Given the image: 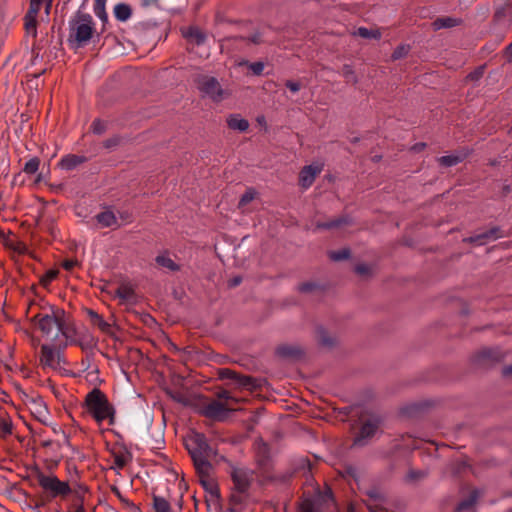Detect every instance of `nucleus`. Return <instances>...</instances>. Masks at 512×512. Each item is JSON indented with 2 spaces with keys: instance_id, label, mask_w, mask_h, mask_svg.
<instances>
[{
  "instance_id": "1",
  "label": "nucleus",
  "mask_w": 512,
  "mask_h": 512,
  "mask_svg": "<svg viewBox=\"0 0 512 512\" xmlns=\"http://www.w3.org/2000/svg\"><path fill=\"white\" fill-rule=\"evenodd\" d=\"M31 321L48 342H55L62 347L75 342L74 329L68 325L63 309L50 308L49 311L39 312L32 317Z\"/></svg>"
},
{
  "instance_id": "2",
  "label": "nucleus",
  "mask_w": 512,
  "mask_h": 512,
  "mask_svg": "<svg viewBox=\"0 0 512 512\" xmlns=\"http://www.w3.org/2000/svg\"><path fill=\"white\" fill-rule=\"evenodd\" d=\"M185 447L188 450L198 475H208L212 470L210 459L215 451L208 444L203 433L193 432L185 438Z\"/></svg>"
},
{
  "instance_id": "3",
  "label": "nucleus",
  "mask_w": 512,
  "mask_h": 512,
  "mask_svg": "<svg viewBox=\"0 0 512 512\" xmlns=\"http://www.w3.org/2000/svg\"><path fill=\"white\" fill-rule=\"evenodd\" d=\"M68 43L72 48L86 46L96 34L95 22L88 13L78 10L68 23Z\"/></svg>"
},
{
  "instance_id": "4",
  "label": "nucleus",
  "mask_w": 512,
  "mask_h": 512,
  "mask_svg": "<svg viewBox=\"0 0 512 512\" xmlns=\"http://www.w3.org/2000/svg\"><path fill=\"white\" fill-rule=\"evenodd\" d=\"M83 406L98 424L106 420L110 425L114 424L116 410L99 388L95 387L86 394Z\"/></svg>"
},
{
  "instance_id": "5",
  "label": "nucleus",
  "mask_w": 512,
  "mask_h": 512,
  "mask_svg": "<svg viewBox=\"0 0 512 512\" xmlns=\"http://www.w3.org/2000/svg\"><path fill=\"white\" fill-rule=\"evenodd\" d=\"M35 479L41 488V500L43 504L51 503L56 499L64 500L72 492V488L68 481L60 480L55 474H46L41 470H37Z\"/></svg>"
},
{
  "instance_id": "6",
  "label": "nucleus",
  "mask_w": 512,
  "mask_h": 512,
  "mask_svg": "<svg viewBox=\"0 0 512 512\" xmlns=\"http://www.w3.org/2000/svg\"><path fill=\"white\" fill-rule=\"evenodd\" d=\"M66 347L58 346L55 342L41 346L40 364L43 368L60 369L65 363L63 351Z\"/></svg>"
},
{
  "instance_id": "7",
  "label": "nucleus",
  "mask_w": 512,
  "mask_h": 512,
  "mask_svg": "<svg viewBox=\"0 0 512 512\" xmlns=\"http://www.w3.org/2000/svg\"><path fill=\"white\" fill-rule=\"evenodd\" d=\"M197 88L203 97H208L215 102H219L225 98V91L215 77L207 75L200 76L197 80Z\"/></svg>"
},
{
  "instance_id": "8",
  "label": "nucleus",
  "mask_w": 512,
  "mask_h": 512,
  "mask_svg": "<svg viewBox=\"0 0 512 512\" xmlns=\"http://www.w3.org/2000/svg\"><path fill=\"white\" fill-rule=\"evenodd\" d=\"M229 474L234 485V490L241 494L246 493L249 490L250 485L254 480V472L246 467H236L231 465Z\"/></svg>"
},
{
  "instance_id": "9",
  "label": "nucleus",
  "mask_w": 512,
  "mask_h": 512,
  "mask_svg": "<svg viewBox=\"0 0 512 512\" xmlns=\"http://www.w3.org/2000/svg\"><path fill=\"white\" fill-rule=\"evenodd\" d=\"M228 412L227 406L218 400H212L199 408L201 415L213 420H223Z\"/></svg>"
},
{
  "instance_id": "10",
  "label": "nucleus",
  "mask_w": 512,
  "mask_h": 512,
  "mask_svg": "<svg viewBox=\"0 0 512 512\" xmlns=\"http://www.w3.org/2000/svg\"><path fill=\"white\" fill-rule=\"evenodd\" d=\"M42 6V0H30L29 9L24 16V26L27 34L37 36V17Z\"/></svg>"
},
{
  "instance_id": "11",
  "label": "nucleus",
  "mask_w": 512,
  "mask_h": 512,
  "mask_svg": "<svg viewBox=\"0 0 512 512\" xmlns=\"http://www.w3.org/2000/svg\"><path fill=\"white\" fill-rule=\"evenodd\" d=\"M322 170V163H312L310 165L304 166L299 173V185L303 189L310 188Z\"/></svg>"
},
{
  "instance_id": "12",
  "label": "nucleus",
  "mask_w": 512,
  "mask_h": 512,
  "mask_svg": "<svg viewBox=\"0 0 512 512\" xmlns=\"http://www.w3.org/2000/svg\"><path fill=\"white\" fill-rule=\"evenodd\" d=\"M380 421L379 419H370L366 421L360 428L358 436L355 437L354 446H364L369 439H371L378 430Z\"/></svg>"
},
{
  "instance_id": "13",
  "label": "nucleus",
  "mask_w": 512,
  "mask_h": 512,
  "mask_svg": "<svg viewBox=\"0 0 512 512\" xmlns=\"http://www.w3.org/2000/svg\"><path fill=\"white\" fill-rule=\"evenodd\" d=\"M111 455L114 462L113 469L122 470L132 461V453L125 447L112 450Z\"/></svg>"
},
{
  "instance_id": "14",
  "label": "nucleus",
  "mask_w": 512,
  "mask_h": 512,
  "mask_svg": "<svg viewBox=\"0 0 512 512\" xmlns=\"http://www.w3.org/2000/svg\"><path fill=\"white\" fill-rule=\"evenodd\" d=\"M276 354L281 358L298 360L304 356V351L297 345H280Z\"/></svg>"
},
{
  "instance_id": "15",
  "label": "nucleus",
  "mask_w": 512,
  "mask_h": 512,
  "mask_svg": "<svg viewBox=\"0 0 512 512\" xmlns=\"http://www.w3.org/2000/svg\"><path fill=\"white\" fill-rule=\"evenodd\" d=\"M86 161H87V158L85 156L68 154L61 158V160L59 162V166L63 170L70 171V170L75 169L79 165L85 163Z\"/></svg>"
},
{
  "instance_id": "16",
  "label": "nucleus",
  "mask_w": 512,
  "mask_h": 512,
  "mask_svg": "<svg viewBox=\"0 0 512 512\" xmlns=\"http://www.w3.org/2000/svg\"><path fill=\"white\" fill-rule=\"evenodd\" d=\"M209 475H199V482L209 494L210 500L216 502L220 498L219 489L215 482L209 478Z\"/></svg>"
},
{
  "instance_id": "17",
  "label": "nucleus",
  "mask_w": 512,
  "mask_h": 512,
  "mask_svg": "<svg viewBox=\"0 0 512 512\" xmlns=\"http://www.w3.org/2000/svg\"><path fill=\"white\" fill-rule=\"evenodd\" d=\"M468 156V152H459L457 154L441 156L437 159L441 166L452 167L455 166Z\"/></svg>"
},
{
  "instance_id": "18",
  "label": "nucleus",
  "mask_w": 512,
  "mask_h": 512,
  "mask_svg": "<svg viewBox=\"0 0 512 512\" xmlns=\"http://www.w3.org/2000/svg\"><path fill=\"white\" fill-rule=\"evenodd\" d=\"M227 125L230 129L240 132H245L249 128V122L239 114H231L227 118Z\"/></svg>"
},
{
  "instance_id": "19",
  "label": "nucleus",
  "mask_w": 512,
  "mask_h": 512,
  "mask_svg": "<svg viewBox=\"0 0 512 512\" xmlns=\"http://www.w3.org/2000/svg\"><path fill=\"white\" fill-rule=\"evenodd\" d=\"M499 232L500 229L498 227H493L484 233L469 237L467 241L470 243H479L482 245L486 243V240L499 238Z\"/></svg>"
},
{
  "instance_id": "20",
  "label": "nucleus",
  "mask_w": 512,
  "mask_h": 512,
  "mask_svg": "<svg viewBox=\"0 0 512 512\" xmlns=\"http://www.w3.org/2000/svg\"><path fill=\"white\" fill-rule=\"evenodd\" d=\"M88 315L92 323L96 325L103 333H112V325L106 322L101 315L93 310H88Z\"/></svg>"
},
{
  "instance_id": "21",
  "label": "nucleus",
  "mask_w": 512,
  "mask_h": 512,
  "mask_svg": "<svg viewBox=\"0 0 512 512\" xmlns=\"http://www.w3.org/2000/svg\"><path fill=\"white\" fill-rule=\"evenodd\" d=\"M114 16L120 22L127 21L132 16V9L126 3H118L114 7Z\"/></svg>"
},
{
  "instance_id": "22",
  "label": "nucleus",
  "mask_w": 512,
  "mask_h": 512,
  "mask_svg": "<svg viewBox=\"0 0 512 512\" xmlns=\"http://www.w3.org/2000/svg\"><path fill=\"white\" fill-rule=\"evenodd\" d=\"M13 423L6 412H0V437L5 438L12 434Z\"/></svg>"
},
{
  "instance_id": "23",
  "label": "nucleus",
  "mask_w": 512,
  "mask_h": 512,
  "mask_svg": "<svg viewBox=\"0 0 512 512\" xmlns=\"http://www.w3.org/2000/svg\"><path fill=\"white\" fill-rule=\"evenodd\" d=\"M350 223H351V218L348 216H344V217H339V218H336L334 220L327 221V222H318L316 224V228L328 230V229L337 228V227H340L341 225L350 224Z\"/></svg>"
},
{
  "instance_id": "24",
  "label": "nucleus",
  "mask_w": 512,
  "mask_h": 512,
  "mask_svg": "<svg viewBox=\"0 0 512 512\" xmlns=\"http://www.w3.org/2000/svg\"><path fill=\"white\" fill-rule=\"evenodd\" d=\"M479 498V491L473 490L470 495L458 503L456 507V512H463L471 509L475 503L477 502V499Z\"/></svg>"
},
{
  "instance_id": "25",
  "label": "nucleus",
  "mask_w": 512,
  "mask_h": 512,
  "mask_svg": "<svg viewBox=\"0 0 512 512\" xmlns=\"http://www.w3.org/2000/svg\"><path fill=\"white\" fill-rule=\"evenodd\" d=\"M97 222L102 227H112L117 224V218L112 211H104L96 216Z\"/></svg>"
},
{
  "instance_id": "26",
  "label": "nucleus",
  "mask_w": 512,
  "mask_h": 512,
  "mask_svg": "<svg viewBox=\"0 0 512 512\" xmlns=\"http://www.w3.org/2000/svg\"><path fill=\"white\" fill-rule=\"evenodd\" d=\"M459 20L453 17H441L433 21L432 26L434 30H440L443 28H452L459 24Z\"/></svg>"
},
{
  "instance_id": "27",
  "label": "nucleus",
  "mask_w": 512,
  "mask_h": 512,
  "mask_svg": "<svg viewBox=\"0 0 512 512\" xmlns=\"http://www.w3.org/2000/svg\"><path fill=\"white\" fill-rule=\"evenodd\" d=\"M153 509L155 512H172L169 501L158 495H153Z\"/></svg>"
},
{
  "instance_id": "28",
  "label": "nucleus",
  "mask_w": 512,
  "mask_h": 512,
  "mask_svg": "<svg viewBox=\"0 0 512 512\" xmlns=\"http://www.w3.org/2000/svg\"><path fill=\"white\" fill-rule=\"evenodd\" d=\"M156 263L170 271H179L180 266L176 264L167 254L158 255L155 258Z\"/></svg>"
},
{
  "instance_id": "29",
  "label": "nucleus",
  "mask_w": 512,
  "mask_h": 512,
  "mask_svg": "<svg viewBox=\"0 0 512 512\" xmlns=\"http://www.w3.org/2000/svg\"><path fill=\"white\" fill-rule=\"evenodd\" d=\"M115 296L124 301H129L135 296V291L131 285L121 284L117 288V290L115 292Z\"/></svg>"
},
{
  "instance_id": "30",
  "label": "nucleus",
  "mask_w": 512,
  "mask_h": 512,
  "mask_svg": "<svg viewBox=\"0 0 512 512\" xmlns=\"http://www.w3.org/2000/svg\"><path fill=\"white\" fill-rule=\"evenodd\" d=\"M34 406V413L36 414L37 419L43 424H46L47 419L49 417V412L45 403L41 399H39L38 401H34Z\"/></svg>"
},
{
  "instance_id": "31",
  "label": "nucleus",
  "mask_w": 512,
  "mask_h": 512,
  "mask_svg": "<svg viewBox=\"0 0 512 512\" xmlns=\"http://www.w3.org/2000/svg\"><path fill=\"white\" fill-rule=\"evenodd\" d=\"M364 39H380L381 33L378 30H371L366 27H359L355 33Z\"/></svg>"
},
{
  "instance_id": "32",
  "label": "nucleus",
  "mask_w": 512,
  "mask_h": 512,
  "mask_svg": "<svg viewBox=\"0 0 512 512\" xmlns=\"http://www.w3.org/2000/svg\"><path fill=\"white\" fill-rule=\"evenodd\" d=\"M187 37L191 38L197 45H201L206 40V35L198 28H190Z\"/></svg>"
},
{
  "instance_id": "33",
  "label": "nucleus",
  "mask_w": 512,
  "mask_h": 512,
  "mask_svg": "<svg viewBox=\"0 0 512 512\" xmlns=\"http://www.w3.org/2000/svg\"><path fill=\"white\" fill-rule=\"evenodd\" d=\"M342 75L347 83L357 84L358 78L351 65L345 64L342 68Z\"/></svg>"
},
{
  "instance_id": "34",
  "label": "nucleus",
  "mask_w": 512,
  "mask_h": 512,
  "mask_svg": "<svg viewBox=\"0 0 512 512\" xmlns=\"http://www.w3.org/2000/svg\"><path fill=\"white\" fill-rule=\"evenodd\" d=\"M39 165H40L39 158L33 157L25 163L23 171L29 175L35 174L39 169Z\"/></svg>"
},
{
  "instance_id": "35",
  "label": "nucleus",
  "mask_w": 512,
  "mask_h": 512,
  "mask_svg": "<svg viewBox=\"0 0 512 512\" xmlns=\"http://www.w3.org/2000/svg\"><path fill=\"white\" fill-rule=\"evenodd\" d=\"M318 341L323 346L331 347L334 344V340L329 337L327 331L323 327L317 329Z\"/></svg>"
},
{
  "instance_id": "36",
  "label": "nucleus",
  "mask_w": 512,
  "mask_h": 512,
  "mask_svg": "<svg viewBox=\"0 0 512 512\" xmlns=\"http://www.w3.org/2000/svg\"><path fill=\"white\" fill-rule=\"evenodd\" d=\"M350 257V250L348 248H343L337 251H330L329 258L332 261H342L346 260Z\"/></svg>"
},
{
  "instance_id": "37",
  "label": "nucleus",
  "mask_w": 512,
  "mask_h": 512,
  "mask_svg": "<svg viewBox=\"0 0 512 512\" xmlns=\"http://www.w3.org/2000/svg\"><path fill=\"white\" fill-rule=\"evenodd\" d=\"M247 39L245 37H228V38H225L223 40L224 44L223 45H228L230 44L231 42H243V41H246ZM250 42L252 43H255V44H258L260 43V35L259 34H255L253 35L252 37H250L248 39Z\"/></svg>"
},
{
  "instance_id": "38",
  "label": "nucleus",
  "mask_w": 512,
  "mask_h": 512,
  "mask_svg": "<svg viewBox=\"0 0 512 512\" xmlns=\"http://www.w3.org/2000/svg\"><path fill=\"white\" fill-rule=\"evenodd\" d=\"M57 275H58V271L57 270H53V269L48 270L40 278L41 285L44 286V287L48 286L52 281H54L56 279Z\"/></svg>"
},
{
  "instance_id": "39",
  "label": "nucleus",
  "mask_w": 512,
  "mask_h": 512,
  "mask_svg": "<svg viewBox=\"0 0 512 512\" xmlns=\"http://www.w3.org/2000/svg\"><path fill=\"white\" fill-rule=\"evenodd\" d=\"M256 196V192L254 189L250 188L245 191V193L241 196L239 200V207H243L250 203Z\"/></svg>"
},
{
  "instance_id": "40",
  "label": "nucleus",
  "mask_w": 512,
  "mask_h": 512,
  "mask_svg": "<svg viewBox=\"0 0 512 512\" xmlns=\"http://www.w3.org/2000/svg\"><path fill=\"white\" fill-rule=\"evenodd\" d=\"M91 129L94 134L101 135L106 130V125L104 122H102L100 119H95L92 122Z\"/></svg>"
},
{
  "instance_id": "41",
  "label": "nucleus",
  "mask_w": 512,
  "mask_h": 512,
  "mask_svg": "<svg viewBox=\"0 0 512 512\" xmlns=\"http://www.w3.org/2000/svg\"><path fill=\"white\" fill-rule=\"evenodd\" d=\"M408 50H409V49H408V47H407V46H405V45L398 46V47L393 51V53H392V56H391V57H392V59H393V60H398V59H400V58H402V57L406 56V55H407V53H408Z\"/></svg>"
},
{
  "instance_id": "42",
  "label": "nucleus",
  "mask_w": 512,
  "mask_h": 512,
  "mask_svg": "<svg viewBox=\"0 0 512 512\" xmlns=\"http://www.w3.org/2000/svg\"><path fill=\"white\" fill-rule=\"evenodd\" d=\"M236 381L239 383L240 386H243V387H251V386H254V379L250 376H241V375H237V379Z\"/></svg>"
},
{
  "instance_id": "43",
  "label": "nucleus",
  "mask_w": 512,
  "mask_h": 512,
  "mask_svg": "<svg viewBox=\"0 0 512 512\" xmlns=\"http://www.w3.org/2000/svg\"><path fill=\"white\" fill-rule=\"evenodd\" d=\"M237 373L229 368H223L219 371V376L220 378L222 379H232V380H236L237 379Z\"/></svg>"
},
{
  "instance_id": "44",
  "label": "nucleus",
  "mask_w": 512,
  "mask_h": 512,
  "mask_svg": "<svg viewBox=\"0 0 512 512\" xmlns=\"http://www.w3.org/2000/svg\"><path fill=\"white\" fill-rule=\"evenodd\" d=\"M484 74V66H480L474 71L467 75V79L470 81H478Z\"/></svg>"
},
{
  "instance_id": "45",
  "label": "nucleus",
  "mask_w": 512,
  "mask_h": 512,
  "mask_svg": "<svg viewBox=\"0 0 512 512\" xmlns=\"http://www.w3.org/2000/svg\"><path fill=\"white\" fill-rule=\"evenodd\" d=\"M249 69L253 72V74L260 75L264 70V63L260 61L250 63Z\"/></svg>"
},
{
  "instance_id": "46",
  "label": "nucleus",
  "mask_w": 512,
  "mask_h": 512,
  "mask_svg": "<svg viewBox=\"0 0 512 512\" xmlns=\"http://www.w3.org/2000/svg\"><path fill=\"white\" fill-rule=\"evenodd\" d=\"M300 511L301 512H315L314 503L309 499L304 500L300 505Z\"/></svg>"
},
{
  "instance_id": "47",
  "label": "nucleus",
  "mask_w": 512,
  "mask_h": 512,
  "mask_svg": "<svg viewBox=\"0 0 512 512\" xmlns=\"http://www.w3.org/2000/svg\"><path fill=\"white\" fill-rule=\"evenodd\" d=\"M371 268L366 264H358L355 267V272L359 275H369Z\"/></svg>"
},
{
  "instance_id": "48",
  "label": "nucleus",
  "mask_w": 512,
  "mask_h": 512,
  "mask_svg": "<svg viewBox=\"0 0 512 512\" xmlns=\"http://www.w3.org/2000/svg\"><path fill=\"white\" fill-rule=\"evenodd\" d=\"M105 3H106V0H95L94 8H96L100 12H103V16H104L105 20H107L108 17H107V13L105 11Z\"/></svg>"
},
{
  "instance_id": "49",
  "label": "nucleus",
  "mask_w": 512,
  "mask_h": 512,
  "mask_svg": "<svg viewBox=\"0 0 512 512\" xmlns=\"http://www.w3.org/2000/svg\"><path fill=\"white\" fill-rule=\"evenodd\" d=\"M285 86L293 93H296L301 89V85L292 80H287Z\"/></svg>"
},
{
  "instance_id": "50",
  "label": "nucleus",
  "mask_w": 512,
  "mask_h": 512,
  "mask_svg": "<svg viewBox=\"0 0 512 512\" xmlns=\"http://www.w3.org/2000/svg\"><path fill=\"white\" fill-rule=\"evenodd\" d=\"M315 287H316V285L314 283L306 282V283L300 284L298 286V290L300 292L306 293V292L312 291Z\"/></svg>"
},
{
  "instance_id": "51",
  "label": "nucleus",
  "mask_w": 512,
  "mask_h": 512,
  "mask_svg": "<svg viewBox=\"0 0 512 512\" xmlns=\"http://www.w3.org/2000/svg\"><path fill=\"white\" fill-rule=\"evenodd\" d=\"M77 264V260L66 259L62 262V267L67 271H71Z\"/></svg>"
},
{
  "instance_id": "52",
  "label": "nucleus",
  "mask_w": 512,
  "mask_h": 512,
  "mask_svg": "<svg viewBox=\"0 0 512 512\" xmlns=\"http://www.w3.org/2000/svg\"><path fill=\"white\" fill-rule=\"evenodd\" d=\"M119 140L118 138H111V139H107L105 142H104V146L106 148H111V147H114L118 144Z\"/></svg>"
},
{
  "instance_id": "53",
  "label": "nucleus",
  "mask_w": 512,
  "mask_h": 512,
  "mask_svg": "<svg viewBox=\"0 0 512 512\" xmlns=\"http://www.w3.org/2000/svg\"><path fill=\"white\" fill-rule=\"evenodd\" d=\"M242 282V278L240 276L233 277L229 280V287H236Z\"/></svg>"
},
{
  "instance_id": "54",
  "label": "nucleus",
  "mask_w": 512,
  "mask_h": 512,
  "mask_svg": "<svg viewBox=\"0 0 512 512\" xmlns=\"http://www.w3.org/2000/svg\"><path fill=\"white\" fill-rule=\"evenodd\" d=\"M217 397H218L219 399H226V400H228V399H231V398H232V397H231V395H230V393H229L228 391H226V390H222V391H220L219 393H217Z\"/></svg>"
},
{
  "instance_id": "55",
  "label": "nucleus",
  "mask_w": 512,
  "mask_h": 512,
  "mask_svg": "<svg viewBox=\"0 0 512 512\" xmlns=\"http://www.w3.org/2000/svg\"><path fill=\"white\" fill-rule=\"evenodd\" d=\"M502 374L505 377L512 376V364L505 366L502 370Z\"/></svg>"
},
{
  "instance_id": "56",
  "label": "nucleus",
  "mask_w": 512,
  "mask_h": 512,
  "mask_svg": "<svg viewBox=\"0 0 512 512\" xmlns=\"http://www.w3.org/2000/svg\"><path fill=\"white\" fill-rule=\"evenodd\" d=\"M506 55L509 62H512V42L506 48Z\"/></svg>"
},
{
  "instance_id": "57",
  "label": "nucleus",
  "mask_w": 512,
  "mask_h": 512,
  "mask_svg": "<svg viewBox=\"0 0 512 512\" xmlns=\"http://www.w3.org/2000/svg\"><path fill=\"white\" fill-rule=\"evenodd\" d=\"M425 146H426V144H425V143H418V144H416V145L413 147V149H414L415 151H421Z\"/></svg>"
},
{
  "instance_id": "58",
  "label": "nucleus",
  "mask_w": 512,
  "mask_h": 512,
  "mask_svg": "<svg viewBox=\"0 0 512 512\" xmlns=\"http://www.w3.org/2000/svg\"><path fill=\"white\" fill-rule=\"evenodd\" d=\"M94 13L97 17H99L102 21H106L104 16H103V12H100L99 10H97L96 8H94Z\"/></svg>"
},
{
  "instance_id": "59",
  "label": "nucleus",
  "mask_w": 512,
  "mask_h": 512,
  "mask_svg": "<svg viewBox=\"0 0 512 512\" xmlns=\"http://www.w3.org/2000/svg\"><path fill=\"white\" fill-rule=\"evenodd\" d=\"M144 6H149L157 2V0H142Z\"/></svg>"
},
{
  "instance_id": "60",
  "label": "nucleus",
  "mask_w": 512,
  "mask_h": 512,
  "mask_svg": "<svg viewBox=\"0 0 512 512\" xmlns=\"http://www.w3.org/2000/svg\"><path fill=\"white\" fill-rule=\"evenodd\" d=\"M410 476L412 478H419V477H422L424 475L421 472H411Z\"/></svg>"
},
{
  "instance_id": "61",
  "label": "nucleus",
  "mask_w": 512,
  "mask_h": 512,
  "mask_svg": "<svg viewBox=\"0 0 512 512\" xmlns=\"http://www.w3.org/2000/svg\"><path fill=\"white\" fill-rule=\"evenodd\" d=\"M491 354H492V350H485V351L482 352V355L485 358L491 357Z\"/></svg>"
},
{
  "instance_id": "62",
  "label": "nucleus",
  "mask_w": 512,
  "mask_h": 512,
  "mask_svg": "<svg viewBox=\"0 0 512 512\" xmlns=\"http://www.w3.org/2000/svg\"><path fill=\"white\" fill-rule=\"evenodd\" d=\"M51 6H52V2H46V7H45L46 14H49Z\"/></svg>"
},
{
  "instance_id": "63",
  "label": "nucleus",
  "mask_w": 512,
  "mask_h": 512,
  "mask_svg": "<svg viewBox=\"0 0 512 512\" xmlns=\"http://www.w3.org/2000/svg\"><path fill=\"white\" fill-rule=\"evenodd\" d=\"M231 500L234 501V502H238L239 500L237 499L236 495H232L231 496Z\"/></svg>"
},
{
  "instance_id": "64",
  "label": "nucleus",
  "mask_w": 512,
  "mask_h": 512,
  "mask_svg": "<svg viewBox=\"0 0 512 512\" xmlns=\"http://www.w3.org/2000/svg\"><path fill=\"white\" fill-rule=\"evenodd\" d=\"M90 345H91V346H92V345H95V342H94L93 338H91V339H90Z\"/></svg>"
}]
</instances>
